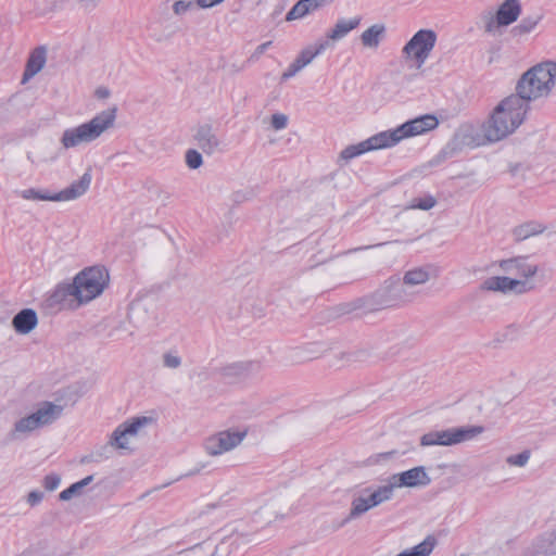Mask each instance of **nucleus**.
I'll use <instances>...</instances> for the list:
<instances>
[{"label": "nucleus", "mask_w": 556, "mask_h": 556, "mask_svg": "<svg viewBox=\"0 0 556 556\" xmlns=\"http://www.w3.org/2000/svg\"><path fill=\"white\" fill-rule=\"evenodd\" d=\"M61 478L58 475L51 473L45 477L43 486L48 491H54L60 485Z\"/></svg>", "instance_id": "41"}, {"label": "nucleus", "mask_w": 556, "mask_h": 556, "mask_svg": "<svg viewBox=\"0 0 556 556\" xmlns=\"http://www.w3.org/2000/svg\"><path fill=\"white\" fill-rule=\"evenodd\" d=\"M18 197L25 201L54 202V193L47 189L26 188L18 192Z\"/></svg>", "instance_id": "27"}, {"label": "nucleus", "mask_w": 556, "mask_h": 556, "mask_svg": "<svg viewBox=\"0 0 556 556\" xmlns=\"http://www.w3.org/2000/svg\"><path fill=\"white\" fill-rule=\"evenodd\" d=\"M224 0H195L198 7L207 9L222 3Z\"/></svg>", "instance_id": "45"}, {"label": "nucleus", "mask_w": 556, "mask_h": 556, "mask_svg": "<svg viewBox=\"0 0 556 556\" xmlns=\"http://www.w3.org/2000/svg\"><path fill=\"white\" fill-rule=\"evenodd\" d=\"M195 5L193 0H169L170 12L177 18L193 10Z\"/></svg>", "instance_id": "33"}, {"label": "nucleus", "mask_w": 556, "mask_h": 556, "mask_svg": "<svg viewBox=\"0 0 556 556\" xmlns=\"http://www.w3.org/2000/svg\"><path fill=\"white\" fill-rule=\"evenodd\" d=\"M497 265L503 273L509 276L486 278L480 286L482 291L523 294L535 288L533 279L539 271V265L529 256L519 255L501 260Z\"/></svg>", "instance_id": "3"}, {"label": "nucleus", "mask_w": 556, "mask_h": 556, "mask_svg": "<svg viewBox=\"0 0 556 556\" xmlns=\"http://www.w3.org/2000/svg\"><path fill=\"white\" fill-rule=\"evenodd\" d=\"M430 482L431 478L427 473L426 468L424 466H418L390 476L386 484L393 495L394 490L396 489L426 486Z\"/></svg>", "instance_id": "14"}, {"label": "nucleus", "mask_w": 556, "mask_h": 556, "mask_svg": "<svg viewBox=\"0 0 556 556\" xmlns=\"http://www.w3.org/2000/svg\"><path fill=\"white\" fill-rule=\"evenodd\" d=\"M556 85V62L543 61L530 67L518 79L514 93L530 105V102L549 97Z\"/></svg>", "instance_id": "5"}, {"label": "nucleus", "mask_w": 556, "mask_h": 556, "mask_svg": "<svg viewBox=\"0 0 556 556\" xmlns=\"http://www.w3.org/2000/svg\"><path fill=\"white\" fill-rule=\"evenodd\" d=\"M331 0H300L287 13L286 21L291 22L302 18L320 8L326 7Z\"/></svg>", "instance_id": "20"}, {"label": "nucleus", "mask_w": 556, "mask_h": 556, "mask_svg": "<svg viewBox=\"0 0 556 556\" xmlns=\"http://www.w3.org/2000/svg\"><path fill=\"white\" fill-rule=\"evenodd\" d=\"M136 327L131 323V316H128V319L121 321L115 328H113L109 336L111 338L123 339L127 337H132L135 334Z\"/></svg>", "instance_id": "31"}, {"label": "nucleus", "mask_w": 556, "mask_h": 556, "mask_svg": "<svg viewBox=\"0 0 556 556\" xmlns=\"http://www.w3.org/2000/svg\"><path fill=\"white\" fill-rule=\"evenodd\" d=\"M429 273L422 268H415L404 274L403 283L408 288L415 289L416 286L424 285L429 280Z\"/></svg>", "instance_id": "28"}, {"label": "nucleus", "mask_w": 556, "mask_h": 556, "mask_svg": "<svg viewBox=\"0 0 556 556\" xmlns=\"http://www.w3.org/2000/svg\"><path fill=\"white\" fill-rule=\"evenodd\" d=\"M329 48L328 40H319L312 46L306 47L298 58L293 61V63L298 66V68L302 70L307 66L317 55L321 54L326 49Z\"/></svg>", "instance_id": "25"}, {"label": "nucleus", "mask_w": 556, "mask_h": 556, "mask_svg": "<svg viewBox=\"0 0 556 556\" xmlns=\"http://www.w3.org/2000/svg\"><path fill=\"white\" fill-rule=\"evenodd\" d=\"M64 406L53 402H42L37 409L28 416L15 421L8 434L10 441H17L29 435L36 429L49 426L56 421L63 414Z\"/></svg>", "instance_id": "7"}, {"label": "nucleus", "mask_w": 556, "mask_h": 556, "mask_svg": "<svg viewBox=\"0 0 556 556\" xmlns=\"http://www.w3.org/2000/svg\"><path fill=\"white\" fill-rule=\"evenodd\" d=\"M93 480V476H88L84 478L83 480L73 483L70 488L63 490L59 497L61 501H70L76 495H79L81 493V490L88 485Z\"/></svg>", "instance_id": "32"}, {"label": "nucleus", "mask_w": 556, "mask_h": 556, "mask_svg": "<svg viewBox=\"0 0 556 556\" xmlns=\"http://www.w3.org/2000/svg\"><path fill=\"white\" fill-rule=\"evenodd\" d=\"M529 459H530V452L529 451H523V452H521L519 454L509 455L506 458V463L508 465H510V466L523 467V466L527 465Z\"/></svg>", "instance_id": "39"}, {"label": "nucleus", "mask_w": 556, "mask_h": 556, "mask_svg": "<svg viewBox=\"0 0 556 556\" xmlns=\"http://www.w3.org/2000/svg\"><path fill=\"white\" fill-rule=\"evenodd\" d=\"M416 295L415 289L408 288L399 278H391L372 294L371 299L378 308H391L413 302Z\"/></svg>", "instance_id": "8"}, {"label": "nucleus", "mask_w": 556, "mask_h": 556, "mask_svg": "<svg viewBox=\"0 0 556 556\" xmlns=\"http://www.w3.org/2000/svg\"><path fill=\"white\" fill-rule=\"evenodd\" d=\"M261 369V364L256 361H242L227 364L220 368V375L224 379L238 381L256 375Z\"/></svg>", "instance_id": "18"}, {"label": "nucleus", "mask_w": 556, "mask_h": 556, "mask_svg": "<svg viewBox=\"0 0 556 556\" xmlns=\"http://www.w3.org/2000/svg\"><path fill=\"white\" fill-rule=\"evenodd\" d=\"M47 61V50L43 47L36 48L28 58L22 83L37 75L45 66Z\"/></svg>", "instance_id": "23"}, {"label": "nucleus", "mask_w": 556, "mask_h": 556, "mask_svg": "<svg viewBox=\"0 0 556 556\" xmlns=\"http://www.w3.org/2000/svg\"><path fill=\"white\" fill-rule=\"evenodd\" d=\"M387 27L382 23L369 26L361 35V42L364 48L377 49L386 37Z\"/></svg>", "instance_id": "24"}, {"label": "nucleus", "mask_w": 556, "mask_h": 556, "mask_svg": "<svg viewBox=\"0 0 556 556\" xmlns=\"http://www.w3.org/2000/svg\"><path fill=\"white\" fill-rule=\"evenodd\" d=\"M152 422L153 418L147 416L134 417L129 420H126L112 432L108 444L94 451L93 455L96 457H102L109 447L117 450L128 448L129 440L140 434L142 430L150 426Z\"/></svg>", "instance_id": "10"}, {"label": "nucleus", "mask_w": 556, "mask_h": 556, "mask_svg": "<svg viewBox=\"0 0 556 556\" xmlns=\"http://www.w3.org/2000/svg\"><path fill=\"white\" fill-rule=\"evenodd\" d=\"M540 21L541 16L539 15L527 16L511 29V33L514 36H525L530 34L538 26Z\"/></svg>", "instance_id": "30"}, {"label": "nucleus", "mask_w": 556, "mask_h": 556, "mask_svg": "<svg viewBox=\"0 0 556 556\" xmlns=\"http://www.w3.org/2000/svg\"><path fill=\"white\" fill-rule=\"evenodd\" d=\"M156 25L159 27L157 41L173 39L182 30L180 18L175 17L169 8V0H163L156 11Z\"/></svg>", "instance_id": "15"}, {"label": "nucleus", "mask_w": 556, "mask_h": 556, "mask_svg": "<svg viewBox=\"0 0 556 556\" xmlns=\"http://www.w3.org/2000/svg\"><path fill=\"white\" fill-rule=\"evenodd\" d=\"M286 8V2L282 1V3L279 5V8L275 11L274 15H279Z\"/></svg>", "instance_id": "48"}, {"label": "nucleus", "mask_w": 556, "mask_h": 556, "mask_svg": "<svg viewBox=\"0 0 556 556\" xmlns=\"http://www.w3.org/2000/svg\"><path fill=\"white\" fill-rule=\"evenodd\" d=\"M116 116L117 108L113 106L98 113L83 124L64 129L60 137L61 148L70 150L98 140L104 132L114 127Z\"/></svg>", "instance_id": "6"}, {"label": "nucleus", "mask_w": 556, "mask_h": 556, "mask_svg": "<svg viewBox=\"0 0 556 556\" xmlns=\"http://www.w3.org/2000/svg\"><path fill=\"white\" fill-rule=\"evenodd\" d=\"M301 70L298 68V66L292 62L288 70L286 72L282 73L281 75V80L282 81H286L288 80L289 78L293 77L296 73H299Z\"/></svg>", "instance_id": "43"}, {"label": "nucleus", "mask_w": 556, "mask_h": 556, "mask_svg": "<svg viewBox=\"0 0 556 556\" xmlns=\"http://www.w3.org/2000/svg\"><path fill=\"white\" fill-rule=\"evenodd\" d=\"M212 556H218V549H216V551L212 554Z\"/></svg>", "instance_id": "50"}, {"label": "nucleus", "mask_w": 556, "mask_h": 556, "mask_svg": "<svg viewBox=\"0 0 556 556\" xmlns=\"http://www.w3.org/2000/svg\"><path fill=\"white\" fill-rule=\"evenodd\" d=\"M359 23V16H355L350 20H338L334 26L326 35L325 40L329 41V48L331 47V42H336L343 39L350 31L357 28Z\"/></svg>", "instance_id": "22"}, {"label": "nucleus", "mask_w": 556, "mask_h": 556, "mask_svg": "<svg viewBox=\"0 0 556 556\" xmlns=\"http://www.w3.org/2000/svg\"><path fill=\"white\" fill-rule=\"evenodd\" d=\"M439 126V119L433 114H425L407 121L395 128L379 131L367 139L346 146L339 154L338 162L346 164L354 157L368 152L392 149L401 141L424 135Z\"/></svg>", "instance_id": "2"}, {"label": "nucleus", "mask_w": 556, "mask_h": 556, "mask_svg": "<svg viewBox=\"0 0 556 556\" xmlns=\"http://www.w3.org/2000/svg\"><path fill=\"white\" fill-rule=\"evenodd\" d=\"M255 514L260 515L261 517H264L266 521L270 522L279 515V509L276 505L275 500L269 498L265 502L264 505H262L257 510H255Z\"/></svg>", "instance_id": "34"}, {"label": "nucleus", "mask_w": 556, "mask_h": 556, "mask_svg": "<svg viewBox=\"0 0 556 556\" xmlns=\"http://www.w3.org/2000/svg\"><path fill=\"white\" fill-rule=\"evenodd\" d=\"M186 164L191 169H197L203 164V157L200 152L190 149L186 152Z\"/></svg>", "instance_id": "38"}, {"label": "nucleus", "mask_w": 556, "mask_h": 556, "mask_svg": "<svg viewBox=\"0 0 556 556\" xmlns=\"http://www.w3.org/2000/svg\"><path fill=\"white\" fill-rule=\"evenodd\" d=\"M96 94L100 99H105L109 97L110 91L105 88H99V89H97Z\"/></svg>", "instance_id": "46"}, {"label": "nucleus", "mask_w": 556, "mask_h": 556, "mask_svg": "<svg viewBox=\"0 0 556 556\" xmlns=\"http://www.w3.org/2000/svg\"><path fill=\"white\" fill-rule=\"evenodd\" d=\"M109 283V273L101 266L85 268L78 273L72 283L59 286L50 300L53 304H62L66 296H73L78 305L86 304L98 298Z\"/></svg>", "instance_id": "4"}, {"label": "nucleus", "mask_w": 556, "mask_h": 556, "mask_svg": "<svg viewBox=\"0 0 556 556\" xmlns=\"http://www.w3.org/2000/svg\"><path fill=\"white\" fill-rule=\"evenodd\" d=\"M288 116L282 113H276L271 116L270 125L275 130H280L287 127Z\"/></svg>", "instance_id": "40"}, {"label": "nucleus", "mask_w": 556, "mask_h": 556, "mask_svg": "<svg viewBox=\"0 0 556 556\" xmlns=\"http://www.w3.org/2000/svg\"><path fill=\"white\" fill-rule=\"evenodd\" d=\"M545 230L546 226L543 224L535 220H529L515 227L513 230V236L517 241H523L531 237L541 235Z\"/></svg>", "instance_id": "26"}, {"label": "nucleus", "mask_w": 556, "mask_h": 556, "mask_svg": "<svg viewBox=\"0 0 556 556\" xmlns=\"http://www.w3.org/2000/svg\"><path fill=\"white\" fill-rule=\"evenodd\" d=\"M247 435L245 428L224 429L208 435L203 442V450L211 457H219L240 446Z\"/></svg>", "instance_id": "12"}, {"label": "nucleus", "mask_w": 556, "mask_h": 556, "mask_svg": "<svg viewBox=\"0 0 556 556\" xmlns=\"http://www.w3.org/2000/svg\"><path fill=\"white\" fill-rule=\"evenodd\" d=\"M482 426L455 427L443 430H433L420 438L421 446H451L470 441L483 432Z\"/></svg>", "instance_id": "11"}, {"label": "nucleus", "mask_w": 556, "mask_h": 556, "mask_svg": "<svg viewBox=\"0 0 556 556\" xmlns=\"http://www.w3.org/2000/svg\"><path fill=\"white\" fill-rule=\"evenodd\" d=\"M529 110L530 105H526L514 93L507 96L494 106L479 130H469L468 144L480 147L507 138L523 124Z\"/></svg>", "instance_id": "1"}, {"label": "nucleus", "mask_w": 556, "mask_h": 556, "mask_svg": "<svg viewBox=\"0 0 556 556\" xmlns=\"http://www.w3.org/2000/svg\"><path fill=\"white\" fill-rule=\"evenodd\" d=\"M163 366L169 369H177L181 366V357L177 352L168 351L162 355Z\"/></svg>", "instance_id": "37"}, {"label": "nucleus", "mask_w": 556, "mask_h": 556, "mask_svg": "<svg viewBox=\"0 0 556 556\" xmlns=\"http://www.w3.org/2000/svg\"><path fill=\"white\" fill-rule=\"evenodd\" d=\"M391 498L392 494L386 483L376 488L369 486L361 490L351 503V509L346 517V521L359 518L371 508L379 506Z\"/></svg>", "instance_id": "13"}, {"label": "nucleus", "mask_w": 556, "mask_h": 556, "mask_svg": "<svg viewBox=\"0 0 556 556\" xmlns=\"http://www.w3.org/2000/svg\"><path fill=\"white\" fill-rule=\"evenodd\" d=\"M271 45V41H266L260 46L256 47L255 51L251 55V60H257L265 51L266 49Z\"/></svg>", "instance_id": "44"}, {"label": "nucleus", "mask_w": 556, "mask_h": 556, "mask_svg": "<svg viewBox=\"0 0 556 556\" xmlns=\"http://www.w3.org/2000/svg\"><path fill=\"white\" fill-rule=\"evenodd\" d=\"M435 545L434 539L431 536H428L426 540H424L421 543L417 544L416 546L406 549L402 553H400L396 556H429Z\"/></svg>", "instance_id": "29"}, {"label": "nucleus", "mask_w": 556, "mask_h": 556, "mask_svg": "<svg viewBox=\"0 0 556 556\" xmlns=\"http://www.w3.org/2000/svg\"><path fill=\"white\" fill-rule=\"evenodd\" d=\"M438 40L434 30L424 28L416 31L401 50L406 62H412L417 70H420L429 59Z\"/></svg>", "instance_id": "9"}, {"label": "nucleus", "mask_w": 556, "mask_h": 556, "mask_svg": "<svg viewBox=\"0 0 556 556\" xmlns=\"http://www.w3.org/2000/svg\"><path fill=\"white\" fill-rule=\"evenodd\" d=\"M193 139L197 146L205 153L213 154L220 150V140L214 127L210 124L199 125L195 128Z\"/></svg>", "instance_id": "19"}, {"label": "nucleus", "mask_w": 556, "mask_h": 556, "mask_svg": "<svg viewBox=\"0 0 556 556\" xmlns=\"http://www.w3.org/2000/svg\"><path fill=\"white\" fill-rule=\"evenodd\" d=\"M521 14V3L519 0H505L498 7L495 15L486 23V30L492 31L495 27H505L511 25Z\"/></svg>", "instance_id": "16"}, {"label": "nucleus", "mask_w": 556, "mask_h": 556, "mask_svg": "<svg viewBox=\"0 0 556 556\" xmlns=\"http://www.w3.org/2000/svg\"><path fill=\"white\" fill-rule=\"evenodd\" d=\"M382 244H383V243H378V244H376V245H368V247H366L365 249H370V248L381 247Z\"/></svg>", "instance_id": "49"}, {"label": "nucleus", "mask_w": 556, "mask_h": 556, "mask_svg": "<svg viewBox=\"0 0 556 556\" xmlns=\"http://www.w3.org/2000/svg\"><path fill=\"white\" fill-rule=\"evenodd\" d=\"M38 325L37 313L31 308L20 311L12 319V326L18 334H28Z\"/></svg>", "instance_id": "21"}, {"label": "nucleus", "mask_w": 556, "mask_h": 556, "mask_svg": "<svg viewBox=\"0 0 556 556\" xmlns=\"http://www.w3.org/2000/svg\"><path fill=\"white\" fill-rule=\"evenodd\" d=\"M92 174L87 169L78 180L73 181L64 189L54 192V202H73L83 198L90 189Z\"/></svg>", "instance_id": "17"}, {"label": "nucleus", "mask_w": 556, "mask_h": 556, "mask_svg": "<svg viewBox=\"0 0 556 556\" xmlns=\"http://www.w3.org/2000/svg\"><path fill=\"white\" fill-rule=\"evenodd\" d=\"M395 454V452H387V453H382V454H379L378 455V458L379 459H388L390 458L391 456H393Z\"/></svg>", "instance_id": "47"}, {"label": "nucleus", "mask_w": 556, "mask_h": 556, "mask_svg": "<svg viewBox=\"0 0 556 556\" xmlns=\"http://www.w3.org/2000/svg\"><path fill=\"white\" fill-rule=\"evenodd\" d=\"M437 204V199L430 194L421 197V198H415L413 199L409 204L405 207L406 210H422L428 211L434 207Z\"/></svg>", "instance_id": "35"}, {"label": "nucleus", "mask_w": 556, "mask_h": 556, "mask_svg": "<svg viewBox=\"0 0 556 556\" xmlns=\"http://www.w3.org/2000/svg\"><path fill=\"white\" fill-rule=\"evenodd\" d=\"M26 156H27V160L31 164H35V165L42 163V162H48V161L53 162L56 160V155L48 156L46 147H40L34 151H28Z\"/></svg>", "instance_id": "36"}, {"label": "nucleus", "mask_w": 556, "mask_h": 556, "mask_svg": "<svg viewBox=\"0 0 556 556\" xmlns=\"http://www.w3.org/2000/svg\"><path fill=\"white\" fill-rule=\"evenodd\" d=\"M43 498V492L40 491H31L27 494L26 501L30 506L38 505Z\"/></svg>", "instance_id": "42"}]
</instances>
